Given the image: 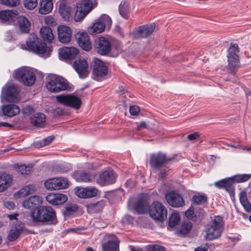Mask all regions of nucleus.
I'll use <instances>...</instances> for the list:
<instances>
[{"instance_id":"nucleus-1","label":"nucleus","mask_w":251,"mask_h":251,"mask_svg":"<svg viewBox=\"0 0 251 251\" xmlns=\"http://www.w3.org/2000/svg\"><path fill=\"white\" fill-rule=\"evenodd\" d=\"M34 223H42L47 225H55L57 219L54 210L49 206H42L34 210L31 215Z\"/></svg>"},{"instance_id":"nucleus-2","label":"nucleus","mask_w":251,"mask_h":251,"mask_svg":"<svg viewBox=\"0 0 251 251\" xmlns=\"http://www.w3.org/2000/svg\"><path fill=\"white\" fill-rule=\"evenodd\" d=\"M251 177V174H241L232 177L224 178L214 183V185L219 189H225L231 197L234 196V183H241L248 181Z\"/></svg>"},{"instance_id":"nucleus-3","label":"nucleus","mask_w":251,"mask_h":251,"mask_svg":"<svg viewBox=\"0 0 251 251\" xmlns=\"http://www.w3.org/2000/svg\"><path fill=\"white\" fill-rule=\"evenodd\" d=\"M172 159V158L167 157L164 153L158 152L151 155L150 164L152 168L160 171L159 177L163 179L168 171V168L164 167V165Z\"/></svg>"},{"instance_id":"nucleus-4","label":"nucleus","mask_w":251,"mask_h":251,"mask_svg":"<svg viewBox=\"0 0 251 251\" xmlns=\"http://www.w3.org/2000/svg\"><path fill=\"white\" fill-rule=\"evenodd\" d=\"M46 86L50 92L56 93L66 90L69 88V83L63 77L50 74L46 78Z\"/></svg>"},{"instance_id":"nucleus-5","label":"nucleus","mask_w":251,"mask_h":251,"mask_svg":"<svg viewBox=\"0 0 251 251\" xmlns=\"http://www.w3.org/2000/svg\"><path fill=\"white\" fill-rule=\"evenodd\" d=\"M28 49L41 54L44 57H48L51 51L45 42H42L35 34H30L26 42Z\"/></svg>"},{"instance_id":"nucleus-6","label":"nucleus","mask_w":251,"mask_h":251,"mask_svg":"<svg viewBox=\"0 0 251 251\" xmlns=\"http://www.w3.org/2000/svg\"><path fill=\"white\" fill-rule=\"evenodd\" d=\"M14 77L26 86L32 85L36 80L35 74L29 68L26 67L16 70Z\"/></svg>"},{"instance_id":"nucleus-7","label":"nucleus","mask_w":251,"mask_h":251,"mask_svg":"<svg viewBox=\"0 0 251 251\" xmlns=\"http://www.w3.org/2000/svg\"><path fill=\"white\" fill-rule=\"evenodd\" d=\"M151 217L156 221L163 222L167 219V210L166 207L159 201H154L149 207Z\"/></svg>"},{"instance_id":"nucleus-8","label":"nucleus","mask_w":251,"mask_h":251,"mask_svg":"<svg viewBox=\"0 0 251 251\" xmlns=\"http://www.w3.org/2000/svg\"><path fill=\"white\" fill-rule=\"evenodd\" d=\"M55 98L59 103L75 109H79L81 105L80 99L73 94H61Z\"/></svg>"},{"instance_id":"nucleus-9","label":"nucleus","mask_w":251,"mask_h":251,"mask_svg":"<svg viewBox=\"0 0 251 251\" xmlns=\"http://www.w3.org/2000/svg\"><path fill=\"white\" fill-rule=\"evenodd\" d=\"M239 49L237 44L231 43L228 50V67L232 73L235 72L236 69L239 65V57L238 53Z\"/></svg>"},{"instance_id":"nucleus-10","label":"nucleus","mask_w":251,"mask_h":251,"mask_svg":"<svg viewBox=\"0 0 251 251\" xmlns=\"http://www.w3.org/2000/svg\"><path fill=\"white\" fill-rule=\"evenodd\" d=\"M94 45L98 53L102 55L108 54L112 50L111 41L103 36L97 38L94 42Z\"/></svg>"},{"instance_id":"nucleus-11","label":"nucleus","mask_w":251,"mask_h":251,"mask_svg":"<svg viewBox=\"0 0 251 251\" xmlns=\"http://www.w3.org/2000/svg\"><path fill=\"white\" fill-rule=\"evenodd\" d=\"M44 185L49 190L63 189L68 187V181L64 177H55L46 181Z\"/></svg>"},{"instance_id":"nucleus-12","label":"nucleus","mask_w":251,"mask_h":251,"mask_svg":"<svg viewBox=\"0 0 251 251\" xmlns=\"http://www.w3.org/2000/svg\"><path fill=\"white\" fill-rule=\"evenodd\" d=\"M91 66L93 69V75L94 78L97 80L106 75L108 73L107 67L99 59H94Z\"/></svg>"},{"instance_id":"nucleus-13","label":"nucleus","mask_w":251,"mask_h":251,"mask_svg":"<svg viewBox=\"0 0 251 251\" xmlns=\"http://www.w3.org/2000/svg\"><path fill=\"white\" fill-rule=\"evenodd\" d=\"M165 199L168 203L174 207H182L185 201L180 194L174 191H171L165 195Z\"/></svg>"},{"instance_id":"nucleus-14","label":"nucleus","mask_w":251,"mask_h":251,"mask_svg":"<svg viewBox=\"0 0 251 251\" xmlns=\"http://www.w3.org/2000/svg\"><path fill=\"white\" fill-rule=\"evenodd\" d=\"M154 28L155 25L154 24L141 25L133 31V37L136 39L147 38L152 33Z\"/></svg>"},{"instance_id":"nucleus-15","label":"nucleus","mask_w":251,"mask_h":251,"mask_svg":"<svg viewBox=\"0 0 251 251\" xmlns=\"http://www.w3.org/2000/svg\"><path fill=\"white\" fill-rule=\"evenodd\" d=\"M73 68L78 74L81 78H84L88 76L89 72L88 64L84 58L76 59L73 63Z\"/></svg>"},{"instance_id":"nucleus-16","label":"nucleus","mask_w":251,"mask_h":251,"mask_svg":"<svg viewBox=\"0 0 251 251\" xmlns=\"http://www.w3.org/2000/svg\"><path fill=\"white\" fill-rule=\"evenodd\" d=\"M116 177L113 171H105L100 174L97 179V183L100 186L111 184L115 182Z\"/></svg>"},{"instance_id":"nucleus-17","label":"nucleus","mask_w":251,"mask_h":251,"mask_svg":"<svg viewBox=\"0 0 251 251\" xmlns=\"http://www.w3.org/2000/svg\"><path fill=\"white\" fill-rule=\"evenodd\" d=\"M75 37L79 46L83 50L89 51L91 49V43L86 33L78 32L75 34Z\"/></svg>"},{"instance_id":"nucleus-18","label":"nucleus","mask_w":251,"mask_h":251,"mask_svg":"<svg viewBox=\"0 0 251 251\" xmlns=\"http://www.w3.org/2000/svg\"><path fill=\"white\" fill-rule=\"evenodd\" d=\"M77 49L75 47H63L59 49V56L63 60H71L74 58L78 53Z\"/></svg>"},{"instance_id":"nucleus-19","label":"nucleus","mask_w":251,"mask_h":251,"mask_svg":"<svg viewBox=\"0 0 251 251\" xmlns=\"http://www.w3.org/2000/svg\"><path fill=\"white\" fill-rule=\"evenodd\" d=\"M98 192L99 190L96 187L88 186L78 189L76 194L80 198L87 199L96 197Z\"/></svg>"},{"instance_id":"nucleus-20","label":"nucleus","mask_w":251,"mask_h":251,"mask_svg":"<svg viewBox=\"0 0 251 251\" xmlns=\"http://www.w3.org/2000/svg\"><path fill=\"white\" fill-rule=\"evenodd\" d=\"M58 37L59 41L63 43H67L71 41L72 31L70 27L60 25L58 27Z\"/></svg>"},{"instance_id":"nucleus-21","label":"nucleus","mask_w":251,"mask_h":251,"mask_svg":"<svg viewBox=\"0 0 251 251\" xmlns=\"http://www.w3.org/2000/svg\"><path fill=\"white\" fill-rule=\"evenodd\" d=\"M46 198L49 203L52 205L61 204L68 200L67 196L63 194H50Z\"/></svg>"},{"instance_id":"nucleus-22","label":"nucleus","mask_w":251,"mask_h":251,"mask_svg":"<svg viewBox=\"0 0 251 251\" xmlns=\"http://www.w3.org/2000/svg\"><path fill=\"white\" fill-rule=\"evenodd\" d=\"M73 176L76 181L86 183L92 182L95 177L94 175L84 171H76Z\"/></svg>"},{"instance_id":"nucleus-23","label":"nucleus","mask_w":251,"mask_h":251,"mask_svg":"<svg viewBox=\"0 0 251 251\" xmlns=\"http://www.w3.org/2000/svg\"><path fill=\"white\" fill-rule=\"evenodd\" d=\"M42 203V199L39 196H33L25 200L23 202V205L27 209H33L37 207Z\"/></svg>"},{"instance_id":"nucleus-24","label":"nucleus","mask_w":251,"mask_h":251,"mask_svg":"<svg viewBox=\"0 0 251 251\" xmlns=\"http://www.w3.org/2000/svg\"><path fill=\"white\" fill-rule=\"evenodd\" d=\"M24 226L23 224L18 222L14 226H12L8 235L9 241H14L17 239L23 231Z\"/></svg>"},{"instance_id":"nucleus-25","label":"nucleus","mask_w":251,"mask_h":251,"mask_svg":"<svg viewBox=\"0 0 251 251\" xmlns=\"http://www.w3.org/2000/svg\"><path fill=\"white\" fill-rule=\"evenodd\" d=\"M120 240L116 236H113L102 246L103 251H119Z\"/></svg>"},{"instance_id":"nucleus-26","label":"nucleus","mask_w":251,"mask_h":251,"mask_svg":"<svg viewBox=\"0 0 251 251\" xmlns=\"http://www.w3.org/2000/svg\"><path fill=\"white\" fill-rule=\"evenodd\" d=\"M62 1V3L59 4V13L64 21H69L72 19L71 15V7L69 5L70 3H64L63 1Z\"/></svg>"},{"instance_id":"nucleus-27","label":"nucleus","mask_w":251,"mask_h":251,"mask_svg":"<svg viewBox=\"0 0 251 251\" xmlns=\"http://www.w3.org/2000/svg\"><path fill=\"white\" fill-rule=\"evenodd\" d=\"M1 110L4 115L9 117L17 115L20 111L19 107L15 104L4 105L2 106Z\"/></svg>"},{"instance_id":"nucleus-28","label":"nucleus","mask_w":251,"mask_h":251,"mask_svg":"<svg viewBox=\"0 0 251 251\" xmlns=\"http://www.w3.org/2000/svg\"><path fill=\"white\" fill-rule=\"evenodd\" d=\"M41 37L45 42L50 43L54 39L52 29L48 26H43L40 29Z\"/></svg>"},{"instance_id":"nucleus-29","label":"nucleus","mask_w":251,"mask_h":251,"mask_svg":"<svg viewBox=\"0 0 251 251\" xmlns=\"http://www.w3.org/2000/svg\"><path fill=\"white\" fill-rule=\"evenodd\" d=\"M18 90L17 88L13 85L9 86L6 91L5 98L9 102H17L18 99Z\"/></svg>"},{"instance_id":"nucleus-30","label":"nucleus","mask_w":251,"mask_h":251,"mask_svg":"<svg viewBox=\"0 0 251 251\" xmlns=\"http://www.w3.org/2000/svg\"><path fill=\"white\" fill-rule=\"evenodd\" d=\"M149 204L147 201L143 199H139L135 203L134 208L138 214H145L149 210Z\"/></svg>"},{"instance_id":"nucleus-31","label":"nucleus","mask_w":251,"mask_h":251,"mask_svg":"<svg viewBox=\"0 0 251 251\" xmlns=\"http://www.w3.org/2000/svg\"><path fill=\"white\" fill-rule=\"evenodd\" d=\"M130 11V3L127 0H123L119 6L120 15L124 18L127 19Z\"/></svg>"},{"instance_id":"nucleus-32","label":"nucleus","mask_w":251,"mask_h":251,"mask_svg":"<svg viewBox=\"0 0 251 251\" xmlns=\"http://www.w3.org/2000/svg\"><path fill=\"white\" fill-rule=\"evenodd\" d=\"M12 182L11 176L6 173H0V192L5 190Z\"/></svg>"},{"instance_id":"nucleus-33","label":"nucleus","mask_w":251,"mask_h":251,"mask_svg":"<svg viewBox=\"0 0 251 251\" xmlns=\"http://www.w3.org/2000/svg\"><path fill=\"white\" fill-rule=\"evenodd\" d=\"M221 233L222 230L221 229L210 225L206 230V234L205 238L207 240H212L219 237Z\"/></svg>"},{"instance_id":"nucleus-34","label":"nucleus","mask_w":251,"mask_h":251,"mask_svg":"<svg viewBox=\"0 0 251 251\" xmlns=\"http://www.w3.org/2000/svg\"><path fill=\"white\" fill-rule=\"evenodd\" d=\"M46 116L42 113H36L30 118V123L36 127H41L45 123Z\"/></svg>"},{"instance_id":"nucleus-35","label":"nucleus","mask_w":251,"mask_h":251,"mask_svg":"<svg viewBox=\"0 0 251 251\" xmlns=\"http://www.w3.org/2000/svg\"><path fill=\"white\" fill-rule=\"evenodd\" d=\"M53 4L51 0H43L40 2L39 12L42 14H47L51 11Z\"/></svg>"},{"instance_id":"nucleus-36","label":"nucleus","mask_w":251,"mask_h":251,"mask_svg":"<svg viewBox=\"0 0 251 251\" xmlns=\"http://www.w3.org/2000/svg\"><path fill=\"white\" fill-rule=\"evenodd\" d=\"M19 26L20 30L23 33H27L29 31L30 23L25 17L21 16L18 18Z\"/></svg>"},{"instance_id":"nucleus-37","label":"nucleus","mask_w":251,"mask_h":251,"mask_svg":"<svg viewBox=\"0 0 251 251\" xmlns=\"http://www.w3.org/2000/svg\"><path fill=\"white\" fill-rule=\"evenodd\" d=\"M104 29V25L98 20L92 26L88 28V31L90 34L94 35L102 32Z\"/></svg>"},{"instance_id":"nucleus-38","label":"nucleus","mask_w":251,"mask_h":251,"mask_svg":"<svg viewBox=\"0 0 251 251\" xmlns=\"http://www.w3.org/2000/svg\"><path fill=\"white\" fill-rule=\"evenodd\" d=\"M18 14L17 11L11 10L1 11L0 13V19L4 22L13 20Z\"/></svg>"},{"instance_id":"nucleus-39","label":"nucleus","mask_w":251,"mask_h":251,"mask_svg":"<svg viewBox=\"0 0 251 251\" xmlns=\"http://www.w3.org/2000/svg\"><path fill=\"white\" fill-rule=\"evenodd\" d=\"M240 201L246 210L250 212L251 211V204L248 200L247 193L242 191L240 194Z\"/></svg>"},{"instance_id":"nucleus-40","label":"nucleus","mask_w":251,"mask_h":251,"mask_svg":"<svg viewBox=\"0 0 251 251\" xmlns=\"http://www.w3.org/2000/svg\"><path fill=\"white\" fill-rule=\"evenodd\" d=\"M36 191L35 187L33 185H28L25 186L19 192L18 194L21 197H24L34 193Z\"/></svg>"},{"instance_id":"nucleus-41","label":"nucleus","mask_w":251,"mask_h":251,"mask_svg":"<svg viewBox=\"0 0 251 251\" xmlns=\"http://www.w3.org/2000/svg\"><path fill=\"white\" fill-rule=\"evenodd\" d=\"M36 191L35 187L33 185H28L25 186L19 192L18 194L21 197H24L34 193Z\"/></svg>"},{"instance_id":"nucleus-42","label":"nucleus","mask_w":251,"mask_h":251,"mask_svg":"<svg viewBox=\"0 0 251 251\" xmlns=\"http://www.w3.org/2000/svg\"><path fill=\"white\" fill-rule=\"evenodd\" d=\"M78 206L76 204L68 203L65 207L63 213L65 216H68L76 212Z\"/></svg>"},{"instance_id":"nucleus-43","label":"nucleus","mask_w":251,"mask_h":251,"mask_svg":"<svg viewBox=\"0 0 251 251\" xmlns=\"http://www.w3.org/2000/svg\"><path fill=\"white\" fill-rule=\"evenodd\" d=\"M92 2L90 0H82L79 4L78 8L88 13L92 9Z\"/></svg>"},{"instance_id":"nucleus-44","label":"nucleus","mask_w":251,"mask_h":251,"mask_svg":"<svg viewBox=\"0 0 251 251\" xmlns=\"http://www.w3.org/2000/svg\"><path fill=\"white\" fill-rule=\"evenodd\" d=\"M224 224L223 219L220 216H215L212 220L211 226L218 228L222 231V227Z\"/></svg>"},{"instance_id":"nucleus-45","label":"nucleus","mask_w":251,"mask_h":251,"mask_svg":"<svg viewBox=\"0 0 251 251\" xmlns=\"http://www.w3.org/2000/svg\"><path fill=\"white\" fill-rule=\"evenodd\" d=\"M104 205L103 201H100L96 203L90 204L89 208L94 212L97 213L103 209Z\"/></svg>"},{"instance_id":"nucleus-46","label":"nucleus","mask_w":251,"mask_h":251,"mask_svg":"<svg viewBox=\"0 0 251 251\" xmlns=\"http://www.w3.org/2000/svg\"><path fill=\"white\" fill-rule=\"evenodd\" d=\"M207 200L205 195H194L192 197V201L194 204L200 205L204 203Z\"/></svg>"},{"instance_id":"nucleus-47","label":"nucleus","mask_w":251,"mask_h":251,"mask_svg":"<svg viewBox=\"0 0 251 251\" xmlns=\"http://www.w3.org/2000/svg\"><path fill=\"white\" fill-rule=\"evenodd\" d=\"M99 20L101 24H102L105 28L106 26H107L108 28H110L112 25V20L111 18L107 15H102L99 19Z\"/></svg>"},{"instance_id":"nucleus-48","label":"nucleus","mask_w":251,"mask_h":251,"mask_svg":"<svg viewBox=\"0 0 251 251\" xmlns=\"http://www.w3.org/2000/svg\"><path fill=\"white\" fill-rule=\"evenodd\" d=\"M180 217L178 214L174 213L169 218V225L171 227H175L179 222Z\"/></svg>"},{"instance_id":"nucleus-49","label":"nucleus","mask_w":251,"mask_h":251,"mask_svg":"<svg viewBox=\"0 0 251 251\" xmlns=\"http://www.w3.org/2000/svg\"><path fill=\"white\" fill-rule=\"evenodd\" d=\"M54 139V136H48L42 140L38 141L36 143V146L38 148H41L49 145Z\"/></svg>"},{"instance_id":"nucleus-50","label":"nucleus","mask_w":251,"mask_h":251,"mask_svg":"<svg viewBox=\"0 0 251 251\" xmlns=\"http://www.w3.org/2000/svg\"><path fill=\"white\" fill-rule=\"evenodd\" d=\"M192 226L193 224L190 222L183 223L181 225L180 231L182 234H187L190 232Z\"/></svg>"},{"instance_id":"nucleus-51","label":"nucleus","mask_w":251,"mask_h":251,"mask_svg":"<svg viewBox=\"0 0 251 251\" xmlns=\"http://www.w3.org/2000/svg\"><path fill=\"white\" fill-rule=\"evenodd\" d=\"M87 14V13H85V12L79 9L78 6H77L76 11L74 17L75 20L76 22H80L85 17Z\"/></svg>"},{"instance_id":"nucleus-52","label":"nucleus","mask_w":251,"mask_h":251,"mask_svg":"<svg viewBox=\"0 0 251 251\" xmlns=\"http://www.w3.org/2000/svg\"><path fill=\"white\" fill-rule=\"evenodd\" d=\"M25 6L28 9H33L37 5V0H24Z\"/></svg>"},{"instance_id":"nucleus-53","label":"nucleus","mask_w":251,"mask_h":251,"mask_svg":"<svg viewBox=\"0 0 251 251\" xmlns=\"http://www.w3.org/2000/svg\"><path fill=\"white\" fill-rule=\"evenodd\" d=\"M32 167L26 166L25 165H22L18 167V172L21 175H28L31 172Z\"/></svg>"},{"instance_id":"nucleus-54","label":"nucleus","mask_w":251,"mask_h":251,"mask_svg":"<svg viewBox=\"0 0 251 251\" xmlns=\"http://www.w3.org/2000/svg\"><path fill=\"white\" fill-rule=\"evenodd\" d=\"M186 217L192 221H195L196 219V215L194 213V208L193 206H191L186 212Z\"/></svg>"},{"instance_id":"nucleus-55","label":"nucleus","mask_w":251,"mask_h":251,"mask_svg":"<svg viewBox=\"0 0 251 251\" xmlns=\"http://www.w3.org/2000/svg\"><path fill=\"white\" fill-rule=\"evenodd\" d=\"M2 4L10 7H14L18 5L20 0H0Z\"/></svg>"},{"instance_id":"nucleus-56","label":"nucleus","mask_w":251,"mask_h":251,"mask_svg":"<svg viewBox=\"0 0 251 251\" xmlns=\"http://www.w3.org/2000/svg\"><path fill=\"white\" fill-rule=\"evenodd\" d=\"M165 248L158 245H150L148 251H165Z\"/></svg>"},{"instance_id":"nucleus-57","label":"nucleus","mask_w":251,"mask_h":251,"mask_svg":"<svg viewBox=\"0 0 251 251\" xmlns=\"http://www.w3.org/2000/svg\"><path fill=\"white\" fill-rule=\"evenodd\" d=\"M45 22L48 25L53 26L56 25V22L54 18L50 16L46 17L45 18Z\"/></svg>"},{"instance_id":"nucleus-58","label":"nucleus","mask_w":251,"mask_h":251,"mask_svg":"<svg viewBox=\"0 0 251 251\" xmlns=\"http://www.w3.org/2000/svg\"><path fill=\"white\" fill-rule=\"evenodd\" d=\"M140 111V108L137 106H131L129 108V112L131 115L137 116Z\"/></svg>"},{"instance_id":"nucleus-59","label":"nucleus","mask_w":251,"mask_h":251,"mask_svg":"<svg viewBox=\"0 0 251 251\" xmlns=\"http://www.w3.org/2000/svg\"><path fill=\"white\" fill-rule=\"evenodd\" d=\"M200 137L199 132H196L194 133L190 134L188 135L187 139L190 141H193L197 139Z\"/></svg>"},{"instance_id":"nucleus-60","label":"nucleus","mask_w":251,"mask_h":251,"mask_svg":"<svg viewBox=\"0 0 251 251\" xmlns=\"http://www.w3.org/2000/svg\"><path fill=\"white\" fill-rule=\"evenodd\" d=\"M148 126L147 123L145 122H141L140 124L137 127V129L138 130H141L143 128H148Z\"/></svg>"},{"instance_id":"nucleus-61","label":"nucleus","mask_w":251,"mask_h":251,"mask_svg":"<svg viewBox=\"0 0 251 251\" xmlns=\"http://www.w3.org/2000/svg\"><path fill=\"white\" fill-rule=\"evenodd\" d=\"M4 205L9 209H12L15 206V203L13 202L10 201H6L4 203Z\"/></svg>"},{"instance_id":"nucleus-62","label":"nucleus","mask_w":251,"mask_h":251,"mask_svg":"<svg viewBox=\"0 0 251 251\" xmlns=\"http://www.w3.org/2000/svg\"><path fill=\"white\" fill-rule=\"evenodd\" d=\"M208 246L205 244L203 246L198 247L195 249V251H207Z\"/></svg>"},{"instance_id":"nucleus-63","label":"nucleus","mask_w":251,"mask_h":251,"mask_svg":"<svg viewBox=\"0 0 251 251\" xmlns=\"http://www.w3.org/2000/svg\"><path fill=\"white\" fill-rule=\"evenodd\" d=\"M1 126L12 127L13 126L12 125L8 124V123L0 122V127Z\"/></svg>"},{"instance_id":"nucleus-64","label":"nucleus","mask_w":251,"mask_h":251,"mask_svg":"<svg viewBox=\"0 0 251 251\" xmlns=\"http://www.w3.org/2000/svg\"><path fill=\"white\" fill-rule=\"evenodd\" d=\"M229 238L232 241H234V242H238L240 238L238 237H229Z\"/></svg>"}]
</instances>
